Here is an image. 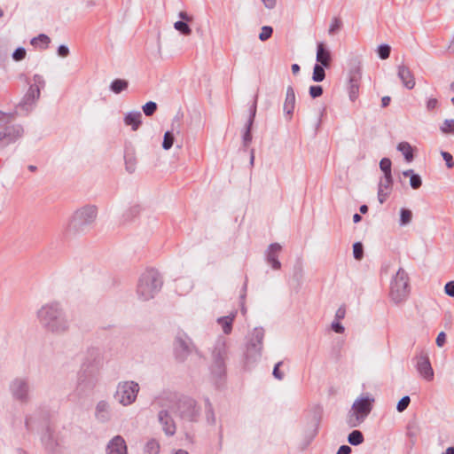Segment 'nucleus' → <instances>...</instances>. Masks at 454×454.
<instances>
[{
  "label": "nucleus",
  "instance_id": "7",
  "mask_svg": "<svg viewBox=\"0 0 454 454\" xmlns=\"http://www.w3.org/2000/svg\"><path fill=\"white\" fill-rule=\"evenodd\" d=\"M8 389L12 400L18 403L27 404L31 401L32 387L28 377L13 378L9 383Z\"/></svg>",
  "mask_w": 454,
  "mask_h": 454
},
{
  "label": "nucleus",
  "instance_id": "9",
  "mask_svg": "<svg viewBox=\"0 0 454 454\" xmlns=\"http://www.w3.org/2000/svg\"><path fill=\"white\" fill-rule=\"evenodd\" d=\"M139 390L140 387L136 381H120L116 386L114 398L122 406H129L136 402Z\"/></svg>",
  "mask_w": 454,
  "mask_h": 454
},
{
  "label": "nucleus",
  "instance_id": "39",
  "mask_svg": "<svg viewBox=\"0 0 454 454\" xmlns=\"http://www.w3.org/2000/svg\"><path fill=\"white\" fill-rule=\"evenodd\" d=\"M391 160L388 158H383L380 162V168L384 173V176L392 177L391 174Z\"/></svg>",
  "mask_w": 454,
  "mask_h": 454
},
{
  "label": "nucleus",
  "instance_id": "57",
  "mask_svg": "<svg viewBox=\"0 0 454 454\" xmlns=\"http://www.w3.org/2000/svg\"><path fill=\"white\" fill-rule=\"evenodd\" d=\"M332 329L337 333H342L345 330L344 326L338 320L332 323Z\"/></svg>",
  "mask_w": 454,
  "mask_h": 454
},
{
  "label": "nucleus",
  "instance_id": "16",
  "mask_svg": "<svg viewBox=\"0 0 454 454\" xmlns=\"http://www.w3.org/2000/svg\"><path fill=\"white\" fill-rule=\"evenodd\" d=\"M416 369L426 380L431 381L434 380V370L427 354L421 353L416 356Z\"/></svg>",
  "mask_w": 454,
  "mask_h": 454
},
{
  "label": "nucleus",
  "instance_id": "22",
  "mask_svg": "<svg viewBox=\"0 0 454 454\" xmlns=\"http://www.w3.org/2000/svg\"><path fill=\"white\" fill-rule=\"evenodd\" d=\"M256 114V103L250 107L249 118L245 125L244 132L242 135L243 147L247 148L252 141L251 129Z\"/></svg>",
  "mask_w": 454,
  "mask_h": 454
},
{
  "label": "nucleus",
  "instance_id": "23",
  "mask_svg": "<svg viewBox=\"0 0 454 454\" xmlns=\"http://www.w3.org/2000/svg\"><path fill=\"white\" fill-rule=\"evenodd\" d=\"M397 76L401 80L402 83L408 90L414 88L416 82L415 78L411 69L405 65H399L397 67Z\"/></svg>",
  "mask_w": 454,
  "mask_h": 454
},
{
  "label": "nucleus",
  "instance_id": "62",
  "mask_svg": "<svg viewBox=\"0 0 454 454\" xmlns=\"http://www.w3.org/2000/svg\"><path fill=\"white\" fill-rule=\"evenodd\" d=\"M351 448L348 445H342L339 448L336 454H350Z\"/></svg>",
  "mask_w": 454,
  "mask_h": 454
},
{
  "label": "nucleus",
  "instance_id": "3",
  "mask_svg": "<svg viewBox=\"0 0 454 454\" xmlns=\"http://www.w3.org/2000/svg\"><path fill=\"white\" fill-rule=\"evenodd\" d=\"M100 381V367L94 362H84L76 374L74 395L78 398L92 395Z\"/></svg>",
  "mask_w": 454,
  "mask_h": 454
},
{
  "label": "nucleus",
  "instance_id": "27",
  "mask_svg": "<svg viewBox=\"0 0 454 454\" xmlns=\"http://www.w3.org/2000/svg\"><path fill=\"white\" fill-rule=\"evenodd\" d=\"M142 114L139 111L129 112L124 116V123L130 126L132 130L138 129L141 125Z\"/></svg>",
  "mask_w": 454,
  "mask_h": 454
},
{
  "label": "nucleus",
  "instance_id": "47",
  "mask_svg": "<svg viewBox=\"0 0 454 454\" xmlns=\"http://www.w3.org/2000/svg\"><path fill=\"white\" fill-rule=\"evenodd\" d=\"M136 159L132 156H126L125 157V165L126 169L129 173H133L136 169Z\"/></svg>",
  "mask_w": 454,
  "mask_h": 454
},
{
  "label": "nucleus",
  "instance_id": "5",
  "mask_svg": "<svg viewBox=\"0 0 454 454\" xmlns=\"http://www.w3.org/2000/svg\"><path fill=\"white\" fill-rule=\"evenodd\" d=\"M162 285V278L158 270L154 269L146 270L139 277L137 296L142 301H149L160 291Z\"/></svg>",
  "mask_w": 454,
  "mask_h": 454
},
{
  "label": "nucleus",
  "instance_id": "49",
  "mask_svg": "<svg viewBox=\"0 0 454 454\" xmlns=\"http://www.w3.org/2000/svg\"><path fill=\"white\" fill-rule=\"evenodd\" d=\"M14 118L12 113H5L0 110V125L10 123Z\"/></svg>",
  "mask_w": 454,
  "mask_h": 454
},
{
  "label": "nucleus",
  "instance_id": "53",
  "mask_svg": "<svg viewBox=\"0 0 454 454\" xmlns=\"http://www.w3.org/2000/svg\"><path fill=\"white\" fill-rule=\"evenodd\" d=\"M443 160H445L446 162V166L450 168L454 166V161H453V158H452V155L448 153V152H442L441 153Z\"/></svg>",
  "mask_w": 454,
  "mask_h": 454
},
{
  "label": "nucleus",
  "instance_id": "55",
  "mask_svg": "<svg viewBox=\"0 0 454 454\" xmlns=\"http://www.w3.org/2000/svg\"><path fill=\"white\" fill-rule=\"evenodd\" d=\"M435 343L439 348H442L444 346V344L446 343V334L444 332H441L438 333L435 340Z\"/></svg>",
  "mask_w": 454,
  "mask_h": 454
},
{
  "label": "nucleus",
  "instance_id": "35",
  "mask_svg": "<svg viewBox=\"0 0 454 454\" xmlns=\"http://www.w3.org/2000/svg\"><path fill=\"white\" fill-rule=\"evenodd\" d=\"M325 67L319 64H316L313 69L312 79L314 82H322L325 77Z\"/></svg>",
  "mask_w": 454,
  "mask_h": 454
},
{
  "label": "nucleus",
  "instance_id": "61",
  "mask_svg": "<svg viewBox=\"0 0 454 454\" xmlns=\"http://www.w3.org/2000/svg\"><path fill=\"white\" fill-rule=\"evenodd\" d=\"M346 314V309L344 307H340L336 313H335V318L336 320L340 321V319L344 318Z\"/></svg>",
  "mask_w": 454,
  "mask_h": 454
},
{
  "label": "nucleus",
  "instance_id": "11",
  "mask_svg": "<svg viewBox=\"0 0 454 454\" xmlns=\"http://www.w3.org/2000/svg\"><path fill=\"white\" fill-rule=\"evenodd\" d=\"M263 338L264 330L262 327H255L251 333L246 352V357L248 361L254 362L261 357Z\"/></svg>",
  "mask_w": 454,
  "mask_h": 454
},
{
  "label": "nucleus",
  "instance_id": "21",
  "mask_svg": "<svg viewBox=\"0 0 454 454\" xmlns=\"http://www.w3.org/2000/svg\"><path fill=\"white\" fill-rule=\"evenodd\" d=\"M106 454H128L127 445L122 436L116 435L108 442Z\"/></svg>",
  "mask_w": 454,
  "mask_h": 454
},
{
  "label": "nucleus",
  "instance_id": "24",
  "mask_svg": "<svg viewBox=\"0 0 454 454\" xmlns=\"http://www.w3.org/2000/svg\"><path fill=\"white\" fill-rule=\"evenodd\" d=\"M393 178L389 176H383L379 184L378 188V200L380 204H383L388 198L392 189Z\"/></svg>",
  "mask_w": 454,
  "mask_h": 454
},
{
  "label": "nucleus",
  "instance_id": "31",
  "mask_svg": "<svg viewBox=\"0 0 454 454\" xmlns=\"http://www.w3.org/2000/svg\"><path fill=\"white\" fill-rule=\"evenodd\" d=\"M129 86V82L123 79H115L110 84V90L115 93L119 94L121 91L125 90Z\"/></svg>",
  "mask_w": 454,
  "mask_h": 454
},
{
  "label": "nucleus",
  "instance_id": "56",
  "mask_svg": "<svg viewBox=\"0 0 454 454\" xmlns=\"http://www.w3.org/2000/svg\"><path fill=\"white\" fill-rule=\"evenodd\" d=\"M445 294L450 297H454V281L448 282L444 286Z\"/></svg>",
  "mask_w": 454,
  "mask_h": 454
},
{
  "label": "nucleus",
  "instance_id": "38",
  "mask_svg": "<svg viewBox=\"0 0 454 454\" xmlns=\"http://www.w3.org/2000/svg\"><path fill=\"white\" fill-rule=\"evenodd\" d=\"M412 213L407 208H402L400 210V225H407L411 222Z\"/></svg>",
  "mask_w": 454,
  "mask_h": 454
},
{
  "label": "nucleus",
  "instance_id": "13",
  "mask_svg": "<svg viewBox=\"0 0 454 454\" xmlns=\"http://www.w3.org/2000/svg\"><path fill=\"white\" fill-rule=\"evenodd\" d=\"M177 410L180 417L187 421H196L200 416V408L195 400L183 397L178 401Z\"/></svg>",
  "mask_w": 454,
  "mask_h": 454
},
{
  "label": "nucleus",
  "instance_id": "15",
  "mask_svg": "<svg viewBox=\"0 0 454 454\" xmlns=\"http://www.w3.org/2000/svg\"><path fill=\"white\" fill-rule=\"evenodd\" d=\"M158 422L167 436H173L176 432V425L168 409H161L158 412Z\"/></svg>",
  "mask_w": 454,
  "mask_h": 454
},
{
  "label": "nucleus",
  "instance_id": "63",
  "mask_svg": "<svg viewBox=\"0 0 454 454\" xmlns=\"http://www.w3.org/2000/svg\"><path fill=\"white\" fill-rule=\"evenodd\" d=\"M268 9H273L276 6L277 0H261Z\"/></svg>",
  "mask_w": 454,
  "mask_h": 454
},
{
  "label": "nucleus",
  "instance_id": "32",
  "mask_svg": "<svg viewBox=\"0 0 454 454\" xmlns=\"http://www.w3.org/2000/svg\"><path fill=\"white\" fill-rule=\"evenodd\" d=\"M51 40L50 37L44 34H40L39 35L34 37L31 39L30 43L37 47L40 43L43 44L42 48L46 49L50 43Z\"/></svg>",
  "mask_w": 454,
  "mask_h": 454
},
{
  "label": "nucleus",
  "instance_id": "10",
  "mask_svg": "<svg viewBox=\"0 0 454 454\" xmlns=\"http://www.w3.org/2000/svg\"><path fill=\"white\" fill-rule=\"evenodd\" d=\"M227 358V346L223 339H219L215 344L212 351L213 363L211 372L217 378H221L225 373V360Z\"/></svg>",
  "mask_w": 454,
  "mask_h": 454
},
{
  "label": "nucleus",
  "instance_id": "18",
  "mask_svg": "<svg viewBox=\"0 0 454 454\" xmlns=\"http://www.w3.org/2000/svg\"><path fill=\"white\" fill-rule=\"evenodd\" d=\"M361 73L358 68L350 70L348 84V98L355 101L358 98Z\"/></svg>",
  "mask_w": 454,
  "mask_h": 454
},
{
  "label": "nucleus",
  "instance_id": "26",
  "mask_svg": "<svg viewBox=\"0 0 454 454\" xmlns=\"http://www.w3.org/2000/svg\"><path fill=\"white\" fill-rule=\"evenodd\" d=\"M316 59L325 67H329L331 64V52L325 47L324 43H317Z\"/></svg>",
  "mask_w": 454,
  "mask_h": 454
},
{
  "label": "nucleus",
  "instance_id": "4",
  "mask_svg": "<svg viewBox=\"0 0 454 454\" xmlns=\"http://www.w3.org/2000/svg\"><path fill=\"white\" fill-rule=\"evenodd\" d=\"M97 215L98 208L94 205H86L76 209L67 223V233L76 235L87 231L95 222Z\"/></svg>",
  "mask_w": 454,
  "mask_h": 454
},
{
  "label": "nucleus",
  "instance_id": "29",
  "mask_svg": "<svg viewBox=\"0 0 454 454\" xmlns=\"http://www.w3.org/2000/svg\"><path fill=\"white\" fill-rule=\"evenodd\" d=\"M397 150L403 153L408 162H411L413 160V151L408 142L399 143L397 145Z\"/></svg>",
  "mask_w": 454,
  "mask_h": 454
},
{
  "label": "nucleus",
  "instance_id": "17",
  "mask_svg": "<svg viewBox=\"0 0 454 454\" xmlns=\"http://www.w3.org/2000/svg\"><path fill=\"white\" fill-rule=\"evenodd\" d=\"M40 94L41 93L36 86H29L22 100L20 102L19 107L26 112H30L35 106L36 101L39 99Z\"/></svg>",
  "mask_w": 454,
  "mask_h": 454
},
{
  "label": "nucleus",
  "instance_id": "2",
  "mask_svg": "<svg viewBox=\"0 0 454 454\" xmlns=\"http://www.w3.org/2000/svg\"><path fill=\"white\" fill-rule=\"evenodd\" d=\"M25 427L30 432L41 427L40 441L44 450L48 454H63L59 435L45 418L39 420L37 413L29 414L25 419Z\"/></svg>",
  "mask_w": 454,
  "mask_h": 454
},
{
  "label": "nucleus",
  "instance_id": "42",
  "mask_svg": "<svg viewBox=\"0 0 454 454\" xmlns=\"http://www.w3.org/2000/svg\"><path fill=\"white\" fill-rule=\"evenodd\" d=\"M142 109L146 116H151L157 110V104L153 101H149L143 106Z\"/></svg>",
  "mask_w": 454,
  "mask_h": 454
},
{
  "label": "nucleus",
  "instance_id": "44",
  "mask_svg": "<svg viewBox=\"0 0 454 454\" xmlns=\"http://www.w3.org/2000/svg\"><path fill=\"white\" fill-rule=\"evenodd\" d=\"M353 255L356 260H361L364 256V247L362 243L356 242L353 245Z\"/></svg>",
  "mask_w": 454,
  "mask_h": 454
},
{
  "label": "nucleus",
  "instance_id": "37",
  "mask_svg": "<svg viewBox=\"0 0 454 454\" xmlns=\"http://www.w3.org/2000/svg\"><path fill=\"white\" fill-rule=\"evenodd\" d=\"M175 136L172 131H166L163 137L162 148L164 150H169L174 144Z\"/></svg>",
  "mask_w": 454,
  "mask_h": 454
},
{
  "label": "nucleus",
  "instance_id": "20",
  "mask_svg": "<svg viewBox=\"0 0 454 454\" xmlns=\"http://www.w3.org/2000/svg\"><path fill=\"white\" fill-rule=\"evenodd\" d=\"M282 247L278 243H272L269 246L266 252V260L269 264L274 270H279L281 268V262L278 261V254L280 253Z\"/></svg>",
  "mask_w": 454,
  "mask_h": 454
},
{
  "label": "nucleus",
  "instance_id": "14",
  "mask_svg": "<svg viewBox=\"0 0 454 454\" xmlns=\"http://www.w3.org/2000/svg\"><path fill=\"white\" fill-rule=\"evenodd\" d=\"M24 133L21 125L15 124L7 126L4 130H0V147H5L15 143Z\"/></svg>",
  "mask_w": 454,
  "mask_h": 454
},
{
  "label": "nucleus",
  "instance_id": "30",
  "mask_svg": "<svg viewBox=\"0 0 454 454\" xmlns=\"http://www.w3.org/2000/svg\"><path fill=\"white\" fill-rule=\"evenodd\" d=\"M160 442L156 439H150L146 442L144 447L145 454H159L160 452Z\"/></svg>",
  "mask_w": 454,
  "mask_h": 454
},
{
  "label": "nucleus",
  "instance_id": "12",
  "mask_svg": "<svg viewBox=\"0 0 454 454\" xmlns=\"http://www.w3.org/2000/svg\"><path fill=\"white\" fill-rule=\"evenodd\" d=\"M193 349V344L186 333L179 332L174 342V352L176 358L184 362Z\"/></svg>",
  "mask_w": 454,
  "mask_h": 454
},
{
  "label": "nucleus",
  "instance_id": "52",
  "mask_svg": "<svg viewBox=\"0 0 454 454\" xmlns=\"http://www.w3.org/2000/svg\"><path fill=\"white\" fill-rule=\"evenodd\" d=\"M323 94V88L320 85H313L309 88V95L311 98H316Z\"/></svg>",
  "mask_w": 454,
  "mask_h": 454
},
{
  "label": "nucleus",
  "instance_id": "41",
  "mask_svg": "<svg viewBox=\"0 0 454 454\" xmlns=\"http://www.w3.org/2000/svg\"><path fill=\"white\" fill-rule=\"evenodd\" d=\"M206 418L208 423L215 424V417L212 408V404L210 403L208 399L206 400Z\"/></svg>",
  "mask_w": 454,
  "mask_h": 454
},
{
  "label": "nucleus",
  "instance_id": "8",
  "mask_svg": "<svg viewBox=\"0 0 454 454\" xmlns=\"http://www.w3.org/2000/svg\"><path fill=\"white\" fill-rule=\"evenodd\" d=\"M409 277L406 271L400 268L390 285V299L395 304L403 302L409 296Z\"/></svg>",
  "mask_w": 454,
  "mask_h": 454
},
{
  "label": "nucleus",
  "instance_id": "19",
  "mask_svg": "<svg viewBox=\"0 0 454 454\" xmlns=\"http://www.w3.org/2000/svg\"><path fill=\"white\" fill-rule=\"evenodd\" d=\"M95 418L100 423L109 422L112 419L111 405L106 400H100L95 407Z\"/></svg>",
  "mask_w": 454,
  "mask_h": 454
},
{
  "label": "nucleus",
  "instance_id": "45",
  "mask_svg": "<svg viewBox=\"0 0 454 454\" xmlns=\"http://www.w3.org/2000/svg\"><path fill=\"white\" fill-rule=\"evenodd\" d=\"M273 33V29L270 26H264L261 29V33L259 34V39L262 42L268 40Z\"/></svg>",
  "mask_w": 454,
  "mask_h": 454
},
{
  "label": "nucleus",
  "instance_id": "28",
  "mask_svg": "<svg viewBox=\"0 0 454 454\" xmlns=\"http://www.w3.org/2000/svg\"><path fill=\"white\" fill-rule=\"evenodd\" d=\"M235 317V314L227 317H222L217 319L218 324L222 326L223 332L225 334L231 333L232 330V323Z\"/></svg>",
  "mask_w": 454,
  "mask_h": 454
},
{
  "label": "nucleus",
  "instance_id": "54",
  "mask_svg": "<svg viewBox=\"0 0 454 454\" xmlns=\"http://www.w3.org/2000/svg\"><path fill=\"white\" fill-rule=\"evenodd\" d=\"M281 364H282V362L277 363L274 366L273 372H272L273 376L278 380H281L284 378V373L282 372H280V370H279V367Z\"/></svg>",
  "mask_w": 454,
  "mask_h": 454
},
{
  "label": "nucleus",
  "instance_id": "1",
  "mask_svg": "<svg viewBox=\"0 0 454 454\" xmlns=\"http://www.w3.org/2000/svg\"><path fill=\"white\" fill-rule=\"evenodd\" d=\"M35 317L43 329L53 335H64L71 326L63 305L57 301L42 305L36 310Z\"/></svg>",
  "mask_w": 454,
  "mask_h": 454
},
{
  "label": "nucleus",
  "instance_id": "59",
  "mask_svg": "<svg viewBox=\"0 0 454 454\" xmlns=\"http://www.w3.org/2000/svg\"><path fill=\"white\" fill-rule=\"evenodd\" d=\"M438 106V101L436 98H429L427 102V109L428 111H432L435 109Z\"/></svg>",
  "mask_w": 454,
  "mask_h": 454
},
{
  "label": "nucleus",
  "instance_id": "36",
  "mask_svg": "<svg viewBox=\"0 0 454 454\" xmlns=\"http://www.w3.org/2000/svg\"><path fill=\"white\" fill-rule=\"evenodd\" d=\"M174 28L180 32L184 35H190L192 34V29L187 24V22L183 20H178L174 23Z\"/></svg>",
  "mask_w": 454,
  "mask_h": 454
},
{
  "label": "nucleus",
  "instance_id": "48",
  "mask_svg": "<svg viewBox=\"0 0 454 454\" xmlns=\"http://www.w3.org/2000/svg\"><path fill=\"white\" fill-rule=\"evenodd\" d=\"M26 49L23 47L17 48L12 53V59L15 61H21L26 58Z\"/></svg>",
  "mask_w": 454,
  "mask_h": 454
},
{
  "label": "nucleus",
  "instance_id": "40",
  "mask_svg": "<svg viewBox=\"0 0 454 454\" xmlns=\"http://www.w3.org/2000/svg\"><path fill=\"white\" fill-rule=\"evenodd\" d=\"M341 26H342V22L339 18H337V17L333 18L330 27H329V29H328L329 35H333V34L337 33L340 29Z\"/></svg>",
  "mask_w": 454,
  "mask_h": 454
},
{
  "label": "nucleus",
  "instance_id": "46",
  "mask_svg": "<svg viewBox=\"0 0 454 454\" xmlns=\"http://www.w3.org/2000/svg\"><path fill=\"white\" fill-rule=\"evenodd\" d=\"M410 403H411V398L409 395H405V396L402 397L396 405L397 411L398 412L404 411L408 408Z\"/></svg>",
  "mask_w": 454,
  "mask_h": 454
},
{
  "label": "nucleus",
  "instance_id": "25",
  "mask_svg": "<svg viewBox=\"0 0 454 454\" xmlns=\"http://www.w3.org/2000/svg\"><path fill=\"white\" fill-rule=\"evenodd\" d=\"M295 93L292 86L286 88V98L283 106L285 114L291 120L295 107Z\"/></svg>",
  "mask_w": 454,
  "mask_h": 454
},
{
  "label": "nucleus",
  "instance_id": "6",
  "mask_svg": "<svg viewBox=\"0 0 454 454\" xmlns=\"http://www.w3.org/2000/svg\"><path fill=\"white\" fill-rule=\"evenodd\" d=\"M374 398L362 396L357 398L352 404L348 412L347 422L350 427H356L364 421L372 410Z\"/></svg>",
  "mask_w": 454,
  "mask_h": 454
},
{
  "label": "nucleus",
  "instance_id": "51",
  "mask_svg": "<svg viewBox=\"0 0 454 454\" xmlns=\"http://www.w3.org/2000/svg\"><path fill=\"white\" fill-rule=\"evenodd\" d=\"M422 184L421 177L418 174H414L410 178V185L413 189H419Z\"/></svg>",
  "mask_w": 454,
  "mask_h": 454
},
{
  "label": "nucleus",
  "instance_id": "58",
  "mask_svg": "<svg viewBox=\"0 0 454 454\" xmlns=\"http://www.w3.org/2000/svg\"><path fill=\"white\" fill-rule=\"evenodd\" d=\"M58 54L59 56L62 57V58H66L69 55V49L67 46L62 44V45H59V48H58Z\"/></svg>",
  "mask_w": 454,
  "mask_h": 454
},
{
  "label": "nucleus",
  "instance_id": "34",
  "mask_svg": "<svg viewBox=\"0 0 454 454\" xmlns=\"http://www.w3.org/2000/svg\"><path fill=\"white\" fill-rule=\"evenodd\" d=\"M440 130L444 135H454V119H446L440 126Z\"/></svg>",
  "mask_w": 454,
  "mask_h": 454
},
{
  "label": "nucleus",
  "instance_id": "33",
  "mask_svg": "<svg viewBox=\"0 0 454 454\" xmlns=\"http://www.w3.org/2000/svg\"><path fill=\"white\" fill-rule=\"evenodd\" d=\"M348 442L353 446H357L364 442V435L361 431L354 430L348 436Z\"/></svg>",
  "mask_w": 454,
  "mask_h": 454
},
{
  "label": "nucleus",
  "instance_id": "43",
  "mask_svg": "<svg viewBox=\"0 0 454 454\" xmlns=\"http://www.w3.org/2000/svg\"><path fill=\"white\" fill-rule=\"evenodd\" d=\"M378 54L381 59H387L391 51V48L388 44H381L378 47Z\"/></svg>",
  "mask_w": 454,
  "mask_h": 454
},
{
  "label": "nucleus",
  "instance_id": "50",
  "mask_svg": "<svg viewBox=\"0 0 454 454\" xmlns=\"http://www.w3.org/2000/svg\"><path fill=\"white\" fill-rule=\"evenodd\" d=\"M33 81H34V83L31 84L30 86H36L38 88L39 91L41 90V89L44 88L45 81L41 74H35L33 76Z\"/></svg>",
  "mask_w": 454,
  "mask_h": 454
},
{
  "label": "nucleus",
  "instance_id": "64",
  "mask_svg": "<svg viewBox=\"0 0 454 454\" xmlns=\"http://www.w3.org/2000/svg\"><path fill=\"white\" fill-rule=\"evenodd\" d=\"M178 16L183 21L185 22L191 21L192 20V18L190 15H188L187 12H180L178 13Z\"/></svg>",
  "mask_w": 454,
  "mask_h": 454
},
{
  "label": "nucleus",
  "instance_id": "60",
  "mask_svg": "<svg viewBox=\"0 0 454 454\" xmlns=\"http://www.w3.org/2000/svg\"><path fill=\"white\" fill-rule=\"evenodd\" d=\"M302 276H303L302 266L299 265V266L295 267L294 272V278L299 281L301 279Z\"/></svg>",
  "mask_w": 454,
  "mask_h": 454
}]
</instances>
